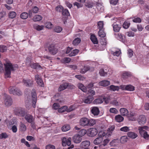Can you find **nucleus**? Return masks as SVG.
Returning <instances> with one entry per match:
<instances>
[{
    "instance_id": "1",
    "label": "nucleus",
    "mask_w": 149,
    "mask_h": 149,
    "mask_svg": "<svg viewBox=\"0 0 149 149\" xmlns=\"http://www.w3.org/2000/svg\"><path fill=\"white\" fill-rule=\"evenodd\" d=\"M4 65L5 72V78H10L11 71L15 70V68H17L18 65H16L15 67H13L12 64L9 62L4 63Z\"/></svg>"
},
{
    "instance_id": "2",
    "label": "nucleus",
    "mask_w": 149,
    "mask_h": 149,
    "mask_svg": "<svg viewBox=\"0 0 149 149\" xmlns=\"http://www.w3.org/2000/svg\"><path fill=\"white\" fill-rule=\"evenodd\" d=\"M9 92L10 94L19 96L22 94V93L18 88L15 86H10L9 88Z\"/></svg>"
},
{
    "instance_id": "3",
    "label": "nucleus",
    "mask_w": 149,
    "mask_h": 149,
    "mask_svg": "<svg viewBox=\"0 0 149 149\" xmlns=\"http://www.w3.org/2000/svg\"><path fill=\"white\" fill-rule=\"evenodd\" d=\"M35 80L40 86L41 87H44V84L40 76L38 74H36L35 76Z\"/></svg>"
},
{
    "instance_id": "4",
    "label": "nucleus",
    "mask_w": 149,
    "mask_h": 149,
    "mask_svg": "<svg viewBox=\"0 0 149 149\" xmlns=\"http://www.w3.org/2000/svg\"><path fill=\"white\" fill-rule=\"evenodd\" d=\"M49 52L53 55L56 54L58 52V49L54 44H52L49 46L48 48Z\"/></svg>"
},
{
    "instance_id": "5",
    "label": "nucleus",
    "mask_w": 149,
    "mask_h": 149,
    "mask_svg": "<svg viewBox=\"0 0 149 149\" xmlns=\"http://www.w3.org/2000/svg\"><path fill=\"white\" fill-rule=\"evenodd\" d=\"M32 106L33 108L36 107V104L37 101V96L36 90L33 89L31 91Z\"/></svg>"
},
{
    "instance_id": "6",
    "label": "nucleus",
    "mask_w": 149,
    "mask_h": 149,
    "mask_svg": "<svg viewBox=\"0 0 149 149\" xmlns=\"http://www.w3.org/2000/svg\"><path fill=\"white\" fill-rule=\"evenodd\" d=\"M97 129L95 128H91L88 131V135L90 137H92L95 136L97 134Z\"/></svg>"
},
{
    "instance_id": "7",
    "label": "nucleus",
    "mask_w": 149,
    "mask_h": 149,
    "mask_svg": "<svg viewBox=\"0 0 149 149\" xmlns=\"http://www.w3.org/2000/svg\"><path fill=\"white\" fill-rule=\"evenodd\" d=\"M4 102L5 105L7 106L11 105L12 104V100L10 97L7 95L4 96Z\"/></svg>"
},
{
    "instance_id": "8",
    "label": "nucleus",
    "mask_w": 149,
    "mask_h": 149,
    "mask_svg": "<svg viewBox=\"0 0 149 149\" xmlns=\"http://www.w3.org/2000/svg\"><path fill=\"white\" fill-rule=\"evenodd\" d=\"M15 113L16 115L19 116H24L25 115L24 110L22 108H19L15 110Z\"/></svg>"
},
{
    "instance_id": "9",
    "label": "nucleus",
    "mask_w": 149,
    "mask_h": 149,
    "mask_svg": "<svg viewBox=\"0 0 149 149\" xmlns=\"http://www.w3.org/2000/svg\"><path fill=\"white\" fill-rule=\"evenodd\" d=\"M79 123V125L81 126H88V119L85 117L82 118L80 120Z\"/></svg>"
},
{
    "instance_id": "10",
    "label": "nucleus",
    "mask_w": 149,
    "mask_h": 149,
    "mask_svg": "<svg viewBox=\"0 0 149 149\" xmlns=\"http://www.w3.org/2000/svg\"><path fill=\"white\" fill-rule=\"evenodd\" d=\"M22 82L24 85L30 87H32L33 85V81L30 79H23Z\"/></svg>"
},
{
    "instance_id": "11",
    "label": "nucleus",
    "mask_w": 149,
    "mask_h": 149,
    "mask_svg": "<svg viewBox=\"0 0 149 149\" xmlns=\"http://www.w3.org/2000/svg\"><path fill=\"white\" fill-rule=\"evenodd\" d=\"M71 138L70 137L68 138L67 139L65 138H63L62 140V145L63 146H66L67 145L68 146H69L71 144Z\"/></svg>"
},
{
    "instance_id": "12",
    "label": "nucleus",
    "mask_w": 149,
    "mask_h": 149,
    "mask_svg": "<svg viewBox=\"0 0 149 149\" xmlns=\"http://www.w3.org/2000/svg\"><path fill=\"white\" fill-rule=\"evenodd\" d=\"M91 113L95 116H97L100 113V110L98 107H94L91 108Z\"/></svg>"
},
{
    "instance_id": "13",
    "label": "nucleus",
    "mask_w": 149,
    "mask_h": 149,
    "mask_svg": "<svg viewBox=\"0 0 149 149\" xmlns=\"http://www.w3.org/2000/svg\"><path fill=\"white\" fill-rule=\"evenodd\" d=\"M138 120L139 124L143 125L146 123V118L145 116L141 115L139 116Z\"/></svg>"
},
{
    "instance_id": "14",
    "label": "nucleus",
    "mask_w": 149,
    "mask_h": 149,
    "mask_svg": "<svg viewBox=\"0 0 149 149\" xmlns=\"http://www.w3.org/2000/svg\"><path fill=\"white\" fill-rule=\"evenodd\" d=\"M73 141L75 143H79L81 141V137L79 134H76L73 136Z\"/></svg>"
},
{
    "instance_id": "15",
    "label": "nucleus",
    "mask_w": 149,
    "mask_h": 149,
    "mask_svg": "<svg viewBox=\"0 0 149 149\" xmlns=\"http://www.w3.org/2000/svg\"><path fill=\"white\" fill-rule=\"evenodd\" d=\"M68 107L64 106L58 109V111L59 112L62 113L66 111L67 112H70L72 110V109H71V107H70L69 109H68Z\"/></svg>"
},
{
    "instance_id": "16",
    "label": "nucleus",
    "mask_w": 149,
    "mask_h": 149,
    "mask_svg": "<svg viewBox=\"0 0 149 149\" xmlns=\"http://www.w3.org/2000/svg\"><path fill=\"white\" fill-rule=\"evenodd\" d=\"M25 119L29 123L33 122L34 120L33 116L30 114L26 115L25 116Z\"/></svg>"
},
{
    "instance_id": "17",
    "label": "nucleus",
    "mask_w": 149,
    "mask_h": 149,
    "mask_svg": "<svg viewBox=\"0 0 149 149\" xmlns=\"http://www.w3.org/2000/svg\"><path fill=\"white\" fill-rule=\"evenodd\" d=\"M141 136L146 140L149 139V134L145 130H140L139 133Z\"/></svg>"
},
{
    "instance_id": "18",
    "label": "nucleus",
    "mask_w": 149,
    "mask_h": 149,
    "mask_svg": "<svg viewBox=\"0 0 149 149\" xmlns=\"http://www.w3.org/2000/svg\"><path fill=\"white\" fill-rule=\"evenodd\" d=\"M93 99V97L91 96H88L84 99L83 101L85 103L90 104L92 102Z\"/></svg>"
},
{
    "instance_id": "19",
    "label": "nucleus",
    "mask_w": 149,
    "mask_h": 149,
    "mask_svg": "<svg viewBox=\"0 0 149 149\" xmlns=\"http://www.w3.org/2000/svg\"><path fill=\"white\" fill-rule=\"evenodd\" d=\"M90 142L89 141L86 140L82 141L81 143L80 146L82 148H84V147L87 148L90 145Z\"/></svg>"
},
{
    "instance_id": "20",
    "label": "nucleus",
    "mask_w": 149,
    "mask_h": 149,
    "mask_svg": "<svg viewBox=\"0 0 149 149\" xmlns=\"http://www.w3.org/2000/svg\"><path fill=\"white\" fill-rule=\"evenodd\" d=\"M68 86V84L67 83H64L60 85L58 89V91H61L65 89Z\"/></svg>"
},
{
    "instance_id": "21",
    "label": "nucleus",
    "mask_w": 149,
    "mask_h": 149,
    "mask_svg": "<svg viewBox=\"0 0 149 149\" xmlns=\"http://www.w3.org/2000/svg\"><path fill=\"white\" fill-rule=\"evenodd\" d=\"M113 28V30L115 32H118L121 28V25L116 24H113L112 25Z\"/></svg>"
},
{
    "instance_id": "22",
    "label": "nucleus",
    "mask_w": 149,
    "mask_h": 149,
    "mask_svg": "<svg viewBox=\"0 0 149 149\" xmlns=\"http://www.w3.org/2000/svg\"><path fill=\"white\" fill-rule=\"evenodd\" d=\"M120 111L121 115L123 116H126L128 115V111L126 108H121L120 109Z\"/></svg>"
},
{
    "instance_id": "23",
    "label": "nucleus",
    "mask_w": 149,
    "mask_h": 149,
    "mask_svg": "<svg viewBox=\"0 0 149 149\" xmlns=\"http://www.w3.org/2000/svg\"><path fill=\"white\" fill-rule=\"evenodd\" d=\"M102 141V136H100L96 138L94 140L93 143L95 145H98Z\"/></svg>"
},
{
    "instance_id": "24",
    "label": "nucleus",
    "mask_w": 149,
    "mask_h": 149,
    "mask_svg": "<svg viewBox=\"0 0 149 149\" xmlns=\"http://www.w3.org/2000/svg\"><path fill=\"white\" fill-rule=\"evenodd\" d=\"M90 70V68L88 66H84V67L80 69V72L84 74L88 71Z\"/></svg>"
},
{
    "instance_id": "25",
    "label": "nucleus",
    "mask_w": 149,
    "mask_h": 149,
    "mask_svg": "<svg viewBox=\"0 0 149 149\" xmlns=\"http://www.w3.org/2000/svg\"><path fill=\"white\" fill-rule=\"evenodd\" d=\"M99 84L100 86H106L110 84V82L107 80H104L100 82Z\"/></svg>"
},
{
    "instance_id": "26",
    "label": "nucleus",
    "mask_w": 149,
    "mask_h": 149,
    "mask_svg": "<svg viewBox=\"0 0 149 149\" xmlns=\"http://www.w3.org/2000/svg\"><path fill=\"white\" fill-rule=\"evenodd\" d=\"M30 66L32 68L35 69H41V66L38 64L36 63H31L30 65Z\"/></svg>"
},
{
    "instance_id": "27",
    "label": "nucleus",
    "mask_w": 149,
    "mask_h": 149,
    "mask_svg": "<svg viewBox=\"0 0 149 149\" xmlns=\"http://www.w3.org/2000/svg\"><path fill=\"white\" fill-rule=\"evenodd\" d=\"M70 129V125L67 124L64 125L61 128L62 131L63 132H65L68 131Z\"/></svg>"
},
{
    "instance_id": "28",
    "label": "nucleus",
    "mask_w": 149,
    "mask_h": 149,
    "mask_svg": "<svg viewBox=\"0 0 149 149\" xmlns=\"http://www.w3.org/2000/svg\"><path fill=\"white\" fill-rule=\"evenodd\" d=\"M128 136L132 139H135L137 136V134L132 132H129L127 133Z\"/></svg>"
},
{
    "instance_id": "29",
    "label": "nucleus",
    "mask_w": 149,
    "mask_h": 149,
    "mask_svg": "<svg viewBox=\"0 0 149 149\" xmlns=\"http://www.w3.org/2000/svg\"><path fill=\"white\" fill-rule=\"evenodd\" d=\"M120 89L119 87L117 86H115L113 85H111L109 87V90L115 91H118Z\"/></svg>"
},
{
    "instance_id": "30",
    "label": "nucleus",
    "mask_w": 149,
    "mask_h": 149,
    "mask_svg": "<svg viewBox=\"0 0 149 149\" xmlns=\"http://www.w3.org/2000/svg\"><path fill=\"white\" fill-rule=\"evenodd\" d=\"M115 119L117 122L120 123L123 121L124 118L120 115L119 114L116 116Z\"/></svg>"
},
{
    "instance_id": "31",
    "label": "nucleus",
    "mask_w": 149,
    "mask_h": 149,
    "mask_svg": "<svg viewBox=\"0 0 149 149\" xmlns=\"http://www.w3.org/2000/svg\"><path fill=\"white\" fill-rule=\"evenodd\" d=\"M42 19V17L41 16L37 15L34 16L33 19L34 22H36L41 20Z\"/></svg>"
},
{
    "instance_id": "32",
    "label": "nucleus",
    "mask_w": 149,
    "mask_h": 149,
    "mask_svg": "<svg viewBox=\"0 0 149 149\" xmlns=\"http://www.w3.org/2000/svg\"><path fill=\"white\" fill-rule=\"evenodd\" d=\"M29 16L28 14L25 12L22 13L20 15V17L21 18L23 19H26Z\"/></svg>"
},
{
    "instance_id": "33",
    "label": "nucleus",
    "mask_w": 149,
    "mask_h": 149,
    "mask_svg": "<svg viewBox=\"0 0 149 149\" xmlns=\"http://www.w3.org/2000/svg\"><path fill=\"white\" fill-rule=\"evenodd\" d=\"M90 39L94 44H97L98 43L97 38L94 35H91Z\"/></svg>"
},
{
    "instance_id": "34",
    "label": "nucleus",
    "mask_w": 149,
    "mask_h": 149,
    "mask_svg": "<svg viewBox=\"0 0 149 149\" xmlns=\"http://www.w3.org/2000/svg\"><path fill=\"white\" fill-rule=\"evenodd\" d=\"M79 51V50L77 49H75L72 51L69 54V56H75L77 54Z\"/></svg>"
},
{
    "instance_id": "35",
    "label": "nucleus",
    "mask_w": 149,
    "mask_h": 149,
    "mask_svg": "<svg viewBox=\"0 0 149 149\" xmlns=\"http://www.w3.org/2000/svg\"><path fill=\"white\" fill-rule=\"evenodd\" d=\"M128 138L126 136H123L121 137L120 139V141L121 143H124L127 141Z\"/></svg>"
},
{
    "instance_id": "36",
    "label": "nucleus",
    "mask_w": 149,
    "mask_h": 149,
    "mask_svg": "<svg viewBox=\"0 0 149 149\" xmlns=\"http://www.w3.org/2000/svg\"><path fill=\"white\" fill-rule=\"evenodd\" d=\"M134 90V87L132 86L129 84L126 85V90L132 91Z\"/></svg>"
},
{
    "instance_id": "37",
    "label": "nucleus",
    "mask_w": 149,
    "mask_h": 149,
    "mask_svg": "<svg viewBox=\"0 0 149 149\" xmlns=\"http://www.w3.org/2000/svg\"><path fill=\"white\" fill-rule=\"evenodd\" d=\"M16 13L14 11H11L9 13L8 16L9 18L11 19L14 18L16 16Z\"/></svg>"
},
{
    "instance_id": "38",
    "label": "nucleus",
    "mask_w": 149,
    "mask_h": 149,
    "mask_svg": "<svg viewBox=\"0 0 149 149\" xmlns=\"http://www.w3.org/2000/svg\"><path fill=\"white\" fill-rule=\"evenodd\" d=\"M34 28L38 31H40L43 29V26H40L37 24L35 25L34 26Z\"/></svg>"
},
{
    "instance_id": "39",
    "label": "nucleus",
    "mask_w": 149,
    "mask_h": 149,
    "mask_svg": "<svg viewBox=\"0 0 149 149\" xmlns=\"http://www.w3.org/2000/svg\"><path fill=\"white\" fill-rule=\"evenodd\" d=\"M98 34L99 36L101 38H104L106 36V34L103 29L100 30Z\"/></svg>"
},
{
    "instance_id": "40",
    "label": "nucleus",
    "mask_w": 149,
    "mask_h": 149,
    "mask_svg": "<svg viewBox=\"0 0 149 149\" xmlns=\"http://www.w3.org/2000/svg\"><path fill=\"white\" fill-rule=\"evenodd\" d=\"M104 101V100L102 98H98L95 100L94 102L95 104H100L102 103Z\"/></svg>"
},
{
    "instance_id": "41",
    "label": "nucleus",
    "mask_w": 149,
    "mask_h": 149,
    "mask_svg": "<svg viewBox=\"0 0 149 149\" xmlns=\"http://www.w3.org/2000/svg\"><path fill=\"white\" fill-rule=\"evenodd\" d=\"M81 41V39L78 38H77L73 41L72 44L74 45H77L79 44Z\"/></svg>"
},
{
    "instance_id": "42",
    "label": "nucleus",
    "mask_w": 149,
    "mask_h": 149,
    "mask_svg": "<svg viewBox=\"0 0 149 149\" xmlns=\"http://www.w3.org/2000/svg\"><path fill=\"white\" fill-rule=\"evenodd\" d=\"M120 130L122 132H127L130 131L129 127L127 126H124L120 128Z\"/></svg>"
},
{
    "instance_id": "43",
    "label": "nucleus",
    "mask_w": 149,
    "mask_h": 149,
    "mask_svg": "<svg viewBox=\"0 0 149 149\" xmlns=\"http://www.w3.org/2000/svg\"><path fill=\"white\" fill-rule=\"evenodd\" d=\"M131 75L130 72H124L122 74L123 77L124 78H127V77H130Z\"/></svg>"
},
{
    "instance_id": "44",
    "label": "nucleus",
    "mask_w": 149,
    "mask_h": 149,
    "mask_svg": "<svg viewBox=\"0 0 149 149\" xmlns=\"http://www.w3.org/2000/svg\"><path fill=\"white\" fill-rule=\"evenodd\" d=\"M54 30L55 32L59 33L62 31V29L61 27L57 26L54 28Z\"/></svg>"
},
{
    "instance_id": "45",
    "label": "nucleus",
    "mask_w": 149,
    "mask_h": 149,
    "mask_svg": "<svg viewBox=\"0 0 149 149\" xmlns=\"http://www.w3.org/2000/svg\"><path fill=\"white\" fill-rule=\"evenodd\" d=\"M86 133V130L85 129H82L79 132V135L82 137L85 135Z\"/></svg>"
},
{
    "instance_id": "46",
    "label": "nucleus",
    "mask_w": 149,
    "mask_h": 149,
    "mask_svg": "<svg viewBox=\"0 0 149 149\" xmlns=\"http://www.w3.org/2000/svg\"><path fill=\"white\" fill-rule=\"evenodd\" d=\"M130 25V23L129 22L125 21L123 24V27L125 29H127L129 27Z\"/></svg>"
},
{
    "instance_id": "47",
    "label": "nucleus",
    "mask_w": 149,
    "mask_h": 149,
    "mask_svg": "<svg viewBox=\"0 0 149 149\" xmlns=\"http://www.w3.org/2000/svg\"><path fill=\"white\" fill-rule=\"evenodd\" d=\"M121 53V51L120 50L118 49L115 52H112V54L114 56H118Z\"/></svg>"
},
{
    "instance_id": "48",
    "label": "nucleus",
    "mask_w": 149,
    "mask_h": 149,
    "mask_svg": "<svg viewBox=\"0 0 149 149\" xmlns=\"http://www.w3.org/2000/svg\"><path fill=\"white\" fill-rule=\"evenodd\" d=\"M104 23L103 21H99L98 22V28L100 30L102 29L103 28Z\"/></svg>"
},
{
    "instance_id": "49",
    "label": "nucleus",
    "mask_w": 149,
    "mask_h": 149,
    "mask_svg": "<svg viewBox=\"0 0 149 149\" xmlns=\"http://www.w3.org/2000/svg\"><path fill=\"white\" fill-rule=\"evenodd\" d=\"M132 21L134 22L139 23L141 22V19L139 17H134Z\"/></svg>"
},
{
    "instance_id": "50",
    "label": "nucleus",
    "mask_w": 149,
    "mask_h": 149,
    "mask_svg": "<svg viewBox=\"0 0 149 149\" xmlns=\"http://www.w3.org/2000/svg\"><path fill=\"white\" fill-rule=\"evenodd\" d=\"M20 130L22 131H25L26 130L25 125L22 122L20 123Z\"/></svg>"
},
{
    "instance_id": "51",
    "label": "nucleus",
    "mask_w": 149,
    "mask_h": 149,
    "mask_svg": "<svg viewBox=\"0 0 149 149\" xmlns=\"http://www.w3.org/2000/svg\"><path fill=\"white\" fill-rule=\"evenodd\" d=\"M7 49V47L4 45H0V52H6Z\"/></svg>"
},
{
    "instance_id": "52",
    "label": "nucleus",
    "mask_w": 149,
    "mask_h": 149,
    "mask_svg": "<svg viewBox=\"0 0 149 149\" xmlns=\"http://www.w3.org/2000/svg\"><path fill=\"white\" fill-rule=\"evenodd\" d=\"M99 74L101 76H105L107 75V72H105L103 69H101L99 71Z\"/></svg>"
},
{
    "instance_id": "53",
    "label": "nucleus",
    "mask_w": 149,
    "mask_h": 149,
    "mask_svg": "<svg viewBox=\"0 0 149 149\" xmlns=\"http://www.w3.org/2000/svg\"><path fill=\"white\" fill-rule=\"evenodd\" d=\"M89 123L88 126H92L94 125L96 123V121L95 120L93 119H88Z\"/></svg>"
},
{
    "instance_id": "54",
    "label": "nucleus",
    "mask_w": 149,
    "mask_h": 149,
    "mask_svg": "<svg viewBox=\"0 0 149 149\" xmlns=\"http://www.w3.org/2000/svg\"><path fill=\"white\" fill-rule=\"evenodd\" d=\"M88 94L89 95L88 96H91L93 97L95 94V92L94 91L90 89L88 91Z\"/></svg>"
},
{
    "instance_id": "55",
    "label": "nucleus",
    "mask_w": 149,
    "mask_h": 149,
    "mask_svg": "<svg viewBox=\"0 0 149 149\" xmlns=\"http://www.w3.org/2000/svg\"><path fill=\"white\" fill-rule=\"evenodd\" d=\"M8 137V135L5 133H3L1 134H0V139H5L7 138Z\"/></svg>"
},
{
    "instance_id": "56",
    "label": "nucleus",
    "mask_w": 149,
    "mask_h": 149,
    "mask_svg": "<svg viewBox=\"0 0 149 149\" xmlns=\"http://www.w3.org/2000/svg\"><path fill=\"white\" fill-rule=\"evenodd\" d=\"M75 77L80 80L83 81L85 79V78L84 77L80 75H77Z\"/></svg>"
},
{
    "instance_id": "57",
    "label": "nucleus",
    "mask_w": 149,
    "mask_h": 149,
    "mask_svg": "<svg viewBox=\"0 0 149 149\" xmlns=\"http://www.w3.org/2000/svg\"><path fill=\"white\" fill-rule=\"evenodd\" d=\"M102 99L104 100V102L106 103L107 104L109 103L110 100V97L109 96L104 97H103Z\"/></svg>"
},
{
    "instance_id": "58",
    "label": "nucleus",
    "mask_w": 149,
    "mask_h": 149,
    "mask_svg": "<svg viewBox=\"0 0 149 149\" xmlns=\"http://www.w3.org/2000/svg\"><path fill=\"white\" fill-rule=\"evenodd\" d=\"M117 140L113 139L110 143V145L111 146H115L117 145Z\"/></svg>"
},
{
    "instance_id": "59",
    "label": "nucleus",
    "mask_w": 149,
    "mask_h": 149,
    "mask_svg": "<svg viewBox=\"0 0 149 149\" xmlns=\"http://www.w3.org/2000/svg\"><path fill=\"white\" fill-rule=\"evenodd\" d=\"M62 13L63 15L68 16L69 14L68 10L66 9H63Z\"/></svg>"
},
{
    "instance_id": "60",
    "label": "nucleus",
    "mask_w": 149,
    "mask_h": 149,
    "mask_svg": "<svg viewBox=\"0 0 149 149\" xmlns=\"http://www.w3.org/2000/svg\"><path fill=\"white\" fill-rule=\"evenodd\" d=\"M116 35V37L118 38H119L120 39H123V38L125 37L124 35L123 36L122 34L121 33H118L117 34H115Z\"/></svg>"
},
{
    "instance_id": "61",
    "label": "nucleus",
    "mask_w": 149,
    "mask_h": 149,
    "mask_svg": "<svg viewBox=\"0 0 149 149\" xmlns=\"http://www.w3.org/2000/svg\"><path fill=\"white\" fill-rule=\"evenodd\" d=\"M109 111L111 113L116 114L118 112L117 110L115 108H112L110 109Z\"/></svg>"
},
{
    "instance_id": "62",
    "label": "nucleus",
    "mask_w": 149,
    "mask_h": 149,
    "mask_svg": "<svg viewBox=\"0 0 149 149\" xmlns=\"http://www.w3.org/2000/svg\"><path fill=\"white\" fill-rule=\"evenodd\" d=\"M60 105L58 103H54L53 105V108L54 109H58Z\"/></svg>"
},
{
    "instance_id": "63",
    "label": "nucleus",
    "mask_w": 149,
    "mask_h": 149,
    "mask_svg": "<svg viewBox=\"0 0 149 149\" xmlns=\"http://www.w3.org/2000/svg\"><path fill=\"white\" fill-rule=\"evenodd\" d=\"M46 149H55V148L54 145L49 144L46 146Z\"/></svg>"
},
{
    "instance_id": "64",
    "label": "nucleus",
    "mask_w": 149,
    "mask_h": 149,
    "mask_svg": "<svg viewBox=\"0 0 149 149\" xmlns=\"http://www.w3.org/2000/svg\"><path fill=\"white\" fill-rule=\"evenodd\" d=\"M63 8L62 6H57L56 8V10L58 12H62L63 10Z\"/></svg>"
}]
</instances>
